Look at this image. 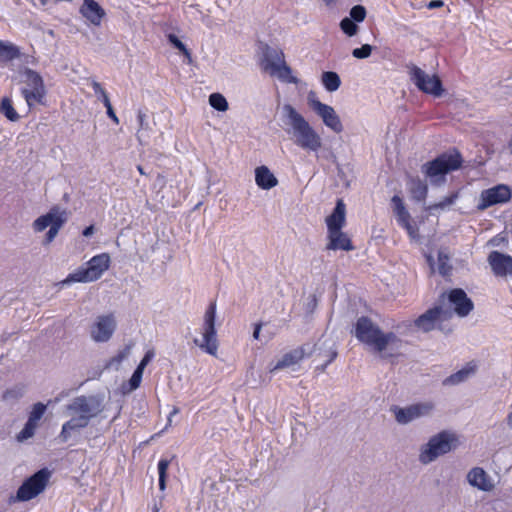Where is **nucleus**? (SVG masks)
<instances>
[{
	"label": "nucleus",
	"instance_id": "nucleus-44",
	"mask_svg": "<svg viewBox=\"0 0 512 512\" xmlns=\"http://www.w3.org/2000/svg\"><path fill=\"white\" fill-rule=\"evenodd\" d=\"M37 425L27 421L23 427V429L16 435V439L18 442H24L35 435V431L37 429Z\"/></svg>",
	"mask_w": 512,
	"mask_h": 512
},
{
	"label": "nucleus",
	"instance_id": "nucleus-13",
	"mask_svg": "<svg viewBox=\"0 0 512 512\" xmlns=\"http://www.w3.org/2000/svg\"><path fill=\"white\" fill-rule=\"evenodd\" d=\"M309 105L328 128L333 130L335 133H340L343 131V125L341 123L340 117L337 115L332 106L324 104L321 101L312 99L310 97Z\"/></svg>",
	"mask_w": 512,
	"mask_h": 512
},
{
	"label": "nucleus",
	"instance_id": "nucleus-58",
	"mask_svg": "<svg viewBox=\"0 0 512 512\" xmlns=\"http://www.w3.org/2000/svg\"><path fill=\"white\" fill-rule=\"evenodd\" d=\"M337 0H324L325 4L327 6H331L336 3Z\"/></svg>",
	"mask_w": 512,
	"mask_h": 512
},
{
	"label": "nucleus",
	"instance_id": "nucleus-16",
	"mask_svg": "<svg viewBox=\"0 0 512 512\" xmlns=\"http://www.w3.org/2000/svg\"><path fill=\"white\" fill-rule=\"evenodd\" d=\"M116 329V321L113 315H102L96 318L91 327V338L97 343H104L111 339Z\"/></svg>",
	"mask_w": 512,
	"mask_h": 512
},
{
	"label": "nucleus",
	"instance_id": "nucleus-54",
	"mask_svg": "<svg viewBox=\"0 0 512 512\" xmlns=\"http://www.w3.org/2000/svg\"><path fill=\"white\" fill-rule=\"evenodd\" d=\"M69 395V392L62 391L58 394V396L55 398V402H60L63 398L67 397Z\"/></svg>",
	"mask_w": 512,
	"mask_h": 512
},
{
	"label": "nucleus",
	"instance_id": "nucleus-24",
	"mask_svg": "<svg viewBox=\"0 0 512 512\" xmlns=\"http://www.w3.org/2000/svg\"><path fill=\"white\" fill-rule=\"evenodd\" d=\"M256 184L263 190H269L278 184L277 178L266 166L257 167L255 170Z\"/></svg>",
	"mask_w": 512,
	"mask_h": 512
},
{
	"label": "nucleus",
	"instance_id": "nucleus-50",
	"mask_svg": "<svg viewBox=\"0 0 512 512\" xmlns=\"http://www.w3.org/2000/svg\"><path fill=\"white\" fill-rule=\"evenodd\" d=\"M153 357H154V351L153 350H148L146 352V354L144 355V357L142 358V360L140 361V363L137 366V368H139V369L144 371L145 367L150 363V361L153 359Z\"/></svg>",
	"mask_w": 512,
	"mask_h": 512
},
{
	"label": "nucleus",
	"instance_id": "nucleus-2",
	"mask_svg": "<svg viewBox=\"0 0 512 512\" xmlns=\"http://www.w3.org/2000/svg\"><path fill=\"white\" fill-rule=\"evenodd\" d=\"M280 119L284 130L292 135L297 146L311 151H317L321 147L322 142L318 133L291 104H284L281 107Z\"/></svg>",
	"mask_w": 512,
	"mask_h": 512
},
{
	"label": "nucleus",
	"instance_id": "nucleus-47",
	"mask_svg": "<svg viewBox=\"0 0 512 512\" xmlns=\"http://www.w3.org/2000/svg\"><path fill=\"white\" fill-rule=\"evenodd\" d=\"M366 14H367V11L364 6L355 5L350 9L349 18H351L356 23H360V22L364 21Z\"/></svg>",
	"mask_w": 512,
	"mask_h": 512
},
{
	"label": "nucleus",
	"instance_id": "nucleus-23",
	"mask_svg": "<svg viewBox=\"0 0 512 512\" xmlns=\"http://www.w3.org/2000/svg\"><path fill=\"white\" fill-rule=\"evenodd\" d=\"M329 244L327 249L350 251L353 249L351 240L341 230L328 232Z\"/></svg>",
	"mask_w": 512,
	"mask_h": 512
},
{
	"label": "nucleus",
	"instance_id": "nucleus-14",
	"mask_svg": "<svg viewBox=\"0 0 512 512\" xmlns=\"http://www.w3.org/2000/svg\"><path fill=\"white\" fill-rule=\"evenodd\" d=\"M452 312L443 306H436L420 315L415 321V326L423 332H429L436 327L438 322L447 320Z\"/></svg>",
	"mask_w": 512,
	"mask_h": 512
},
{
	"label": "nucleus",
	"instance_id": "nucleus-15",
	"mask_svg": "<svg viewBox=\"0 0 512 512\" xmlns=\"http://www.w3.org/2000/svg\"><path fill=\"white\" fill-rule=\"evenodd\" d=\"M68 212L59 206H53L48 213L38 217L33 222V228L36 232H42L48 226L60 228L67 222Z\"/></svg>",
	"mask_w": 512,
	"mask_h": 512
},
{
	"label": "nucleus",
	"instance_id": "nucleus-39",
	"mask_svg": "<svg viewBox=\"0 0 512 512\" xmlns=\"http://www.w3.org/2000/svg\"><path fill=\"white\" fill-rule=\"evenodd\" d=\"M450 256L446 250H439L438 252V272L442 276H447L452 270V266L449 264Z\"/></svg>",
	"mask_w": 512,
	"mask_h": 512
},
{
	"label": "nucleus",
	"instance_id": "nucleus-1",
	"mask_svg": "<svg viewBox=\"0 0 512 512\" xmlns=\"http://www.w3.org/2000/svg\"><path fill=\"white\" fill-rule=\"evenodd\" d=\"M104 398L103 394L80 395L73 398L65 407L71 418L62 425L58 435L60 442L66 443L87 428L91 420L103 412Z\"/></svg>",
	"mask_w": 512,
	"mask_h": 512
},
{
	"label": "nucleus",
	"instance_id": "nucleus-6",
	"mask_svg": "<svg viewBox=\"0 0 512 512\" xmlns=\"http://www.w3.org/2000/svg\"><path fill=\"white\" fill-rule=\"evenodd\" d=\"M216 303L211 302L204 314L202 339L195 338L194 344L209 355L216 356L218 351L217 332L215 328Z\"/></svg>",
	"mask_w": 512,
	"mask_h": 512
},
{
	"label": "nucleus",
	"instance_id": "nucleus-21",
	"mask_svg": "<svg viewBox=\"0 0 512 512\" xmlns=\"http://www.w3.org/2000/svg\"><path fill=\"white\" fill-rule=\"evenodd\" d=\"M345 214V204L342 199H338L332 214L326 219L328 232L342 229L345 224Z\"/></svg>",
	"mask_w": 512,
	"mask_h": 512
},
{
	"label": "nucleus",
	"instance_id": "nucleus-38",
	"mask_svg": "<svg viewBox=\"0 0 512 512\" xmlns=\"http://www.w3.org/2000/svg\"><path fill=\"white\" fill-rule=\"evenodd\" d=\"M0 113L12 122H16L20 118L19 114L16 112L12 105V101L8 97H4L1 100Z\"/></svg>",
	"mask_w": 512,
	"mask_h": 512
},
{
	"label": "nucleus",
	"instance_id": "nucleus-59",
	"mask_svg": "<svg viewBox=\"0 0 512 512\" xmlns=\"http://www.w3.org/2000/svg\"><path fill=\"white\" fill-rule=\"evenodd\" d=\"M137 169H138V171H139L141 174H145V172L143 171L142 166H140V165H139V166H137Z\"/></svg>",
	"mask_w": 512,
	"mask_h": 512
},
{
	"label": "nucleus",
	"instance_id": "nucleus-40",
	"mask_svg": "<svg viewBox=\"0 0 512 512\" xmlns=\"http://www.w3.org/2000/svg\"><path fill=\"white\" fill-rule=\"evenodd\" d=\"M169 43L176 49H178L187 59L188 63L192 62V55L186 45L173 33L167 35Z\"/></svg>",
	"mask_w": 512,
	"mask_h": 512
},
{
	"label": "nucleus",
	"instance_id": "nucleus-4",
	"mask_svg": "<svg viewBox=\"0 0 512 512\" xmlns=\"http://www.w3.org/2000/svg\"><path fill=\"white\" fill-rule=\"evenodd\" d=\"M462 156L458 151L443 153L434 160L422 165L421 171L429 178L432 185H442L446 181V175L461 167Z\"/></svg>",
	"mask_w": 512,
	"mask_h": 512
},
{
	"label": "nucleus",
	"instance_id": "nucleus-53",
	"mask_svg": "<svg viewBox=\"0 0 512 512\" xmlns=\"http://www.w3.org/2000/svg\"><path fill=\"white\" fill-rule=\"evenodd\" d=\"M93 233H94V226H93V225H90V226L86 227V228L83 230V232H82L83 236H85V237H89V236H91Z\"/></svg>",
	"mask_w": 512,
	"mask_h": 512
},
{
	"label": "nucleus",
	"instance_id": "nucleus-12",
	"mask_svg": "<svg viewBox=\"0 0 512 512\" xmlns=\"http://www.w3.org/2000/svg\"><path fill=\"white\" fill-rule=\"evenodd\" d=\"M316 357L322 358L324 362L318 367L321 371H325L326 367L337 357V345L335 339L331 335L323 334L314 344L313 351Z\"/></svg>",
	"mask_w": 512,
	"mask_h": 512
},
{
	"label": "nucleus",
	"instance_id": "nucleus-7",
	"mask_svg": "<svg viewBox=\"0 0 512 512\" xmlns=\"http://www.w3.org/2000/svg\"><path fill=\"white\" fill-rule=\"evenodd\" d=\"M110 257L106 253H102L92 257L86 268H79L74 273L68 275L63 284L72 282H92L98 280L102 274L109 268Z\"/></svg>",
	"mask_w": 512,
	"mask_h": 512
},
{
	"label": "nucleus",
	"instance_id": "nucleus-48",
	"mask_svg": "<svg viewBox=\"0 0 512 512\" xmlns=\"http://www.w3.org/2000/svg\"><path fill=\"white\" fill-rule=\"evenodd\" d=\"M373 51V46L370 44H363L359 48H355L352 50V56L357 59H366L370 57Z\"/></svg>",
	"mask_w": 512,
	"mask_h": 512
},
{
	"label": "nucleus",
	"instance_id": "nucleus-37",
	"mask_svg": "<svg viewBox=\"0 0 512 512\" xmlns=\"http://www.w3.org/2000/svg\"><path fill=\"white\" fill-rule=\"evenodd\" d=\"M322 83L327 91L334 92L340 87L341 80L336 72L326 71L322 74Z\"/></svg>",
	"mask_w": 512,
	"mask_h": 512
},
{
	"label": "nucleus",
	"instance_id": "nucleus-42",
	"mask_svg": "<svg viewBox=\"0 0 512 512\" xmlns=\"http://www.w3.org/2000/svg\"><path fill=\"white\" fill-rule=\"evenodd\" d=\"M209 104L217 111L225 112L228 110V102L220 93H212L209 96Z\"/></svg>",
	"mask_w": 512,
	"mask_h": 512
},
{
	"label": "nucleus",
	"instance_id": "nucleus-19",
	"mask_svg": "<svg viewBox=\"0 0 512 512\" xmlns=\"http://www.w3.org/2000/svg\"><path fill=\"white\" fill-rule=\"evenodd\" d=\"M467 480L473 487L478 488L482 491H491L494 488V484L483 468L475 467L467 474Z\"/></svg>",
	"mask_w": 512,
	"mask_h": 512
},
{
	"label": "nucleus",
	"instance_id": "nucleus-11",
	"mask_svg": "<svg viewBox=\"0 0 512 512\" xmlns=\"http://www.w3.org/2000/svg\"><path fill=\"white\" fill-rule=\"evenodd\" d=\"M511 197V189L505 184H498L481 192L477 209L484 211L493 205L507 203Z\"/></svg>",
	"mask_w": 512,
	"mask_h": 512
},
{
	"label": "nucleus",
	"instance_id": "nucleus-18",
	"mask_svg": "<svg viewBox=\"0 0 512 512\" xmlns=\"http://www.w3.org/2000/svg\"><path fill=\"white\" fill-rule=\"evenodd\" d=\"M487 260L495 276L504 277L511 274L512 256L499 251H492Z\"/></svg>",
	"mask_w": 512,
	"mask_h": 512
},
{
	"label": "nucleus",
	"instance_id": "nucleus-26",
	"mask_svg": "<svg viewBox=\"0 0 512 512\" xmlns=\"http://www.w3.org/2000/svg\"><path fill=\"white\" fill-rule=\"evenodd\" d=\"M476 372V365L472 363H468L462 369L457 372L451 374L444 381V385H458L462 382H465L468 378L474 375Z\"/></svg>",
	"mask_w": 512,
	"mask_h": 512
},
{
	"label": "nucleus",
	"instance_id": "nucleus-60",
	"mask_svg": "<svg viewBox=\"0 0 512 512\" xmlns=\"http://www.w3.org/2000/svg\"><path fill=\"white\" fill-rule=\"evenodd\" d=\"M176 413H178V409H176V408H175V409L170 413V417H171L172 415L176 414Z\"/></svg>",
	"mask_w": 512,
	"mask_h": 512
},
{
	"label": "nucleus",
	"instance_id": "nucleus-49",
	"mask_svg": "<svg viewBox=\"0 0 512 512\" xmlns=\"http://www.w3.org/2000/svg\"><path fill=\"white\" fill-rule=\"evenodd\" d=\"M143 372L144 371L139 368L135 369V371L133 372V374L129 380L130 390H135L140 386Z\"/></svg>",
	"mask_w": 512,
	"mask_h": 512
},
{
	"label": "nucleus",
	"instance_id": "nucleus-3",
	"mask_svg": "<svg viewBox=\"0 0 512 512\" xmlns=\"http://www.w3.org/2000/svg\"><path fill=\"white\" fill-rule=\"evenodd\" d=\"M355 336L360 342L381 353L382 357L393 356V352L386 353V351H396L402 344V341L393 332L383 333L379 326L366 316L358 318L355 325Z\"/></svg>",
	"mask_w": 512,
	"mask_h": 512
},
{
	"label": "nucleus",
	"instance_id": "nucleus-22",
	"mask_svg": "<svg viewBox=\"0 0 512 512\" xmlns=\"http://www.w3.org/2000/svg\"><path fill=\"white\" fill-rule=\"evenodd\" d=\"M137 121L139 128L136 133V138L141 145H147L153 132V125L148 120V116L142 110L137 113Z\"/></svg>",
	"mask_w": 512,
	"mask_h": 512
},
{
	"label": "nucleus",
	"instance_id": "nucleus-52",
	"mask_svg": "<svg viewBox=\"0 0 512 512\" xmlns=\"http://www.w3.org/2000/svg\"><path fill=\"white\" fill-rule=\"evenodd\" d=\"M443 5H444V2L442 0H432L429 2L427 7L429 9H435V8L442 7Z\"/></svg>",
	"mask_w": 512,
	"mask_h": 512
},
{
	"label": "nucleus",
	"instance_id": "nucleus-28",
	"mask_svg": "<svg viewBox=\"0 0 512 512\" xmlns=\"http://www.w3.org/2000/svg\"><path fill=\"white\" fill-rule=\"evenodd\" d=\"M22 55L18 46L9 41L0 40V61L9 62L20 58Z\"/></svg>",
	"mask_w": 512,
	"mask_h": 512
},
{
	"label": "nucleus",
	"instance_id": "nucleus-20",
	"mask_svg": "<svg viewBox=\"0 0 512 512\" xmlns=\"http://www.w3.org/2000/svg\"><path fill=\"white\" fill-rule=\"evenodd\" d=\"M80 12L93 25L99 26L105 16L104 9L95 0H83Z\"/></svg>",
	"mask_w": 512,
	"mask_h": 512
},
{
	"label": "nucleus",
	"instance_id": "nucleus-57",
	"mask_svg": "<svg viewBox=\"0 0 512 512\" xmlns=\"http://www.w3.org/2000/svg\"><path fill=\"white\" fill-rule=\"evenodd\" d=\"M507 423L512 428V412L507 417Z\"/></svg>",
	"mask_w": 512,
	"mask_h": 512
},
{
	"label": "nucleus",
	"instance_id": "nucleus-43",
	"mask_svg": "<svg viewBox=\"0 0 512 512\" xmlns=\"http://www.w3.org/2000/svg\"><path fill=\"white\" fill-rule=\"evenodd\" d=\"M340 29L343 31L344 34H346L349 37L355 36L358 31L359 27L356 22H354L351 18L345 17L340 21Z\"/></svg>",
	"mask_w": 512,
	"mask_h": 512
},
{
	"label": "nucleus",
	"instance_id": "nucleus-55",
	"mask_svg": "<svg viewBox=\"0 0 512 512\" xmlns=\"http://www.w3.org/2000/svg\"><path fill=\"white\" fill-rule=\"evenodd\" d=\"M260 330H261V324H256L255 328H254V332H253L254 339L259 338Z\"/></svg>",
	"mask_w": 512,
	"mask_h": 512
},
{
	"label": "nucleus",
	"instance_id": "nucleus-35",
	"mask_svg": "<svg viewBox=\"0 0 512 512\" xmlns=\"http://www.w3.org/2000/svg\"><path fill=\"white\" fill-rule=\"evenodd\" d=\"M131 349H132V345L131 344H128L124 347V349H122L121 351H119L117 353V355H115L114 357H112L111 359H109L105 366H104V369H115V370H118L122 361L125 360L131 353Z\"/></svg>",
	"mask_w": 512,
	"mask_h": 512
},
{
	"label": "nucleus",
	"instance_id": "nucleus-17",
	"mask_svg": "<svg viewBox=\"0 0 512 512\" xmlns=\"http://www.w3.org/2000/svg\"><path fill=\"white\" fill-rule=\"evenodd\" d=\"M447 301L453 311L459 317H466L474 309L473 301L467 296L461 288H454L447 294Z\"/></svg>",
	"mask_w": 512,
	"mask_h": 512
},
{
	"label": "nucleus",
	"instance_id": "nucleus-56",
	"mask_svg": "<svg viewBox=\"0 0 512 512\" xmlns=\"http://www.w3.org/2000/svg\"><path fill=\"white\" fill-rule=\"evenodd\" d=\"M427 262L432 270L434 272V258L431 255L426 256Z\"/></svg>",
	"mask_w": 512,
	"mask_h": 512
},
{
	"label": "nucleus",
	"instance_id": "nucleus-8",
	"mask_svg": "<svg viewBox=\"0 0 512 512\" xmlns=\"http://www.w3.org/2000/svg\"><path fill=\"white\" fill-rule=\"evenodd\" d=\"M50 476L51 473L47 468L40 469L34 473L32 476L27 478L18 488L15 500L24 502L38 496L45 490Z\"/></svg>",
	"mask_w": 512,
	"mask_h": 512
},
{
	"label": "nucleus",
	"instance_id": "nucleus-45",
	"mask_svg": "<svg viewBox=\"0 0 512 512\" xmlns=\"http://www.w3.org/2000/svg\"><path fill=\"white\" fill-rule=\"evenodd\" d=\"M458 196H459L458 192H454V193L450 194L449 196H446L445 198H443V200H441L440 202L428 206L427 210L432 212L437 209H445V208L451 206L452 204H454V202L456 201Z\"/></svg>",
	"mask_w": 512,
	"mask_h": 512
},
{
	"label": "nucleus",
	"instance_id": "nucleus-32",
	"mask_svg": "<svg viewBox=\"0 0 512 512\" xmlns=\"http://www.w3.org/2000/svg\"><path fill=\"white\" fill-rule=\"evenodd\" d=\"M304 357V349L294 350L285 354L274 366L272 371L280 370L298 363Z\"/></svg>",
	"mask_w": 512,
	"mask_h": 512
},
{
	"label": "nucleus",
	"instance_id": "nucleus-41",
	"mask_svg": "<svg viewBox=\"0 0 512 512\" xmlns=\"http://www.w3.org/2000/svg\"><path fill=\"white\" fill-rule=\"evenodd\" d=\"M46 410L47 405L43 404L42 402H37L36 404L33 405L27 421L38 426V422L41 420Z\"/></svg>",
	"mask_w": 512,
	"mask_h": 512
},
{
	"label": "nucleus",
	"instance_id": "nucleus-10",
	"mask_svg": "<svg viewBox=\"0 0 512 512\" xmlns=\"http://www.w3.org/2000/svg\"><path fill=\"white\" fill-rule=\"evenodd\" d=\"M434 408L435 405L433 402L426 401L415 403L404 408L393 406L391 411L394 413L395 419L399 424L406 425L413 420L431 415Z\"/></svg>",
	"mask_w": 512,
	"mask_h": 512
},
{
	"label": "nucleus",
	"instance_id": "nucleus-25",
	"mask_svg": "<svg viewBox=\"0 0 512 512\" xmlns=\"http://www.w3.org/2000/svg\"><path fill=\"white\" fill-rule=\"evenodd\" d=\"M285 62L284 54L281 50L268 47L264 52L263 69L270 72L277 66Z\"/></svg>",
	"mask_w": 512,
	"mask_h": 512
},
{
	"label": "nucleus",
	"instance_id": "nucleus-27",
	"mask_svg": "<svg viewBox=\"0 0 512 512\" xmlns=\"http://www.w3.org/2000/svg\"><path fill=\"white\" fill-rule=\"evenodd\" d=\"M391 202L393 204V210H394L395 214L397 215L398 222L400 223V225L404 226L408 231H410L411 230V225L409 222L410 214L407 211V209L405 208V205H404L402 199L399 196L394 195L391 199Z\"/></svg>",
	"mask_w": 512,
	"mask_h": 512
},
{
	"label": "nucleus",
	"instance_id": "nucleus-30",
	"mask_svg": "<svg viewBox=\"0 0 512 512\" xmlns=\"http://www.w3.org/2000/svg\"><path fill=\"white\" fill-rule=\"evenodd\" d=\"M91 86H92L95 94H102V102H103L104 106L107 109L108 117L114 123L118 124L119 123V119H118L117 115L114 112V109H113V107L111 105L110 99H109L106 91L104 90V88L101 86V84L99 82H97L95 80L92 81Z\"/></svg>",
	"mask_w": 512,
	"mask_h": 512
},
{
	"label": "nucleus",
	"instance_id": "nucleus-34",
	"mask_svg": "<svg viewBox=\"0 0 512 512\" xmlns=\"http://www.w3.org/2000/svg\"><path fill=\"white\" fill-rule=\"evenodd\" d=\"M269 74L276 76L279 80L286 83L296 84L298 82V79L292 75V70L286 62L271 70Z\"/></svg>",
	"mask_w": 512,
	"mask_h": 512
},
{
	"label": "nucleus",
	"instance_id": "nucleus-29",
	"mask_svg": "<svg viewBox=\"0 0 512 512\" xmlns=\"http://www.w3.org/2000/svg\"><path fill=\"white\" fill-rule=\"evenodd\" d=\"M412 198L418 202L423 201L428 192L427 184L419 178H412L408 183Z\"/></svg>",
	"mask_w": 512,
	"mask_h": 512
},
{
	"label": "nucleus",
	"instance_id": "nucleus-33",
	"mask_svg": "<svg viewBox=\"0 0 512 512\" xmlns=\"http://www.w3.org/2000/svg\"><path fill=\"white\" fill-rule=\"evenodd\" d=\"M23 77H24V83L27 86L26 88H28L30 90H37L38 88H40V89L45 88L42 77L36 71H34L30 68H25V70L23 71Z\"/></svg>",
	"mask_w": 512,
	"mask_h": 512
},
{
	"label": "nucleus",
	"instance_id": "nucleus-46",
	"mask_svg": "<svg viewBox=\"0 0 512 512\" xmlns=\"http://www.w3.org/2000/svg\"><path fill=\"white\" fill-rule=\"evenodd\" d=\"M169 463L170 462L167 459H161L158 463L160 490H164L166 487V476H167V469L169 467Z\"/></svg>",
	"mask_w": 512,
	"mask_h": 512
},
{
	"label": "nucleus",
	"instance_id": "nucleus-36",
	"mask_svg": "<svg viewBox=\"0 0 512 512\" xmlns=\"http://www.w3.org/2000/svg\"><path fill=\"white\" fill-rule=\"evenodd\" d=\"M26 392V389H25V386L22 385V384H18V385H15L9 389H7L3 395H2V399L3 401L7 402V403H15L17 402L19 399H21L24 394Z\"/></svg>",
	"mask_w": 512,
	"mask_h": 512
},
{
	"label": "nucleus",
	"instance_id": "nucleus-5",
	"mask_svg": "<svg viewBox=\"0 0 512 512\" xmlns=\"http://www.w3.org/2000/svg\"><path fill=\"white\" fill-rule=\"evenodd\" d=\"M457 437L448 431H442L432 436L429 441L421 447L419 461L422 464H429L438 457L445 455L455 449Z\"/></svg>",
	"mask_w": 512,
	"mask_h": 512
},
{
	"label": "nucleus",
	"instance_id": "nucleus-31",
	"mask_svg": "<svg viewBox=\"0 0 512 512\" xmlns=\"http://www.w3.org/2000/svg\"><path fill=\"white\" fill-rule=\"evenodd\" d=\"M21 93L29 108L34 107L36 104H43L45 98V88H38L37 90H30L23 88Z\"/></svg>",
	"mask_w": 512,
	"mask_h": 512
},
{
	"label": "nucleus",
	"instance_id": "nucleus-51",
	"mask_svg": "<svg viewBox=\"0 0 512 512\" xmlns=\"http://www.w3.org/2000/svg\"><path fill=\"white\" fill-rule=\"evenodd\" d=\"M59 230H60V228L50 227V229L48 230V232L46 234V243L52 242L55 239V237L57 236Z\"/></svg>",
	"mask_w": 512,
	"mask_h": 512
},
{
	"label": "nucleus",
	"instance_id": "nucleus-9",
	"mask_svg": "<svg viewBox=\"0 0 512 512\" xmlns=\"http://www.w3.org/2000/svg\"><path fill=\"white\" fill-rule=\"evenodd\" d=\"M411 81L415 86L426 94L440 97L444 91L440 78L433 74L429 75L418 66L411 64L408 66Z\"/></svg>",
	"mask_w": 512,
	"mask_h": 512
}]
</instances>
